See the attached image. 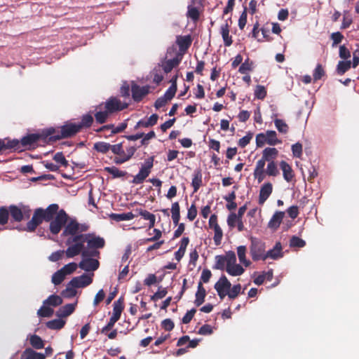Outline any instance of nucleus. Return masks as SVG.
Instances as JSON below:
<instances>
[{"mask_svg": "<svg viewBox=\"0 0 359 359\" xmlns=\"http://www.w3.org/2000/svg\"><path fill=\"white\" fill-rule=\"evenodd\" d=\"M93 148L98 152L106 154L109 150L111 151L112 145L104 142H99L94 144Z\"/></svg>", "mask_w": 359, "mask_h": 359, "instance_id": "43", "label": "nucleus"}, {"mask_svg": "<svg viewBox=\"0 0 359 359\" xmlns=\"http://www.w3.org/2000/svg\"><path fill=\"white\" fill-rule=\"evenodd\" d=\"M266 173L272 177H276L279 174L277 165L274 161L268 162Z\"/></svg>", "mask_w": 359, "mask_h": 359, "instance_id": "49", "label": "nucleus"}, {"mask_svg": "<svg viewBox=\"0 0 359 359\" xmlns=\"http://www.w3.org/2000/svg\"><path fill=\"white\" fill-rule=\"evenodd\" d=\"M8 211L12 218L15 222H20L22 220L24 217H29L30 210L24 207L23 208H20L16 205H11L8 208Z\"/></svg>", "mask_w": 359, "mask_h": 359, "instance_id": "12", "label": "nucleus"}, {"mask_svg": "<svg viewBox=\"0 0 359 359\" xmlns=\"http://www.w3.org/2000/svg\"><path fill=\"white\" fill-rule=\"evenodd\" d=\"M111 151L117 155V156L114 158V162L116 163V161L122 158L123 155H125V151L123 149L122 144H117L112 145Z\"/></svg>", "mask_w": 359, "mask_h": 359, "instance_id": "50", "label": "nucleus"}, {"mask_svg": "<svg viewBox=\"0 0 359 359\" xmlns=\"http://www.w3.org/2000/svg\"><path fill=\"white\" fill-rule=\"evenodd\" d=\"M9 214L8 208L5 207L0 208V225L4 226L8 223Z\"/></svg>", "mask_w": 359, "mask_h": 359, "instance_id": "53", "label": "nucleus"}, {"mask_svg": "<svg viewBox=\"0 0 359 359\" xmlns=\"http://www.w3.org/2000/svg\"><path fill=\"white\" fill-rule=\"evenodd\" d=\"M241 286L240 284L234 285L231 288L229 289L227 296L231 299H236L241 293Z\"/></svg>", "mask_w": 359, "mask_h": 359, "instance_id": "55", "label": "nucleus"}, {"mask_svg": "<svg viewBox=\"0 0 359 359\" xmlns=\"http://www.w3.org/2000/svg\"><path fill=\"white\" fill-rule=\"evenodd\" d=\"M96 110H97L95 114L96 121L99 123H105L110 113L106 109H104L102 104L96 107Z\"/></svg>", "mask_w": 359, "mask_h": 359, "instance_id": "23", "label": "nucleus"}, {"mask_svg": "<svg viewBox=\"0 0 359 359\" xmlns=\"http://www.w3.org/2000/svg\"><path fill=\"white\" fill-rule=\"evenodd\" d=\"M78 265L74 262L69 263L65 265L62 269H60L65 276L69 275L74 272L77 269Z\"/></svg>", "mask_w": 359, "mask_h": 359, "instance_id": "57", "label": "nucleus"}, {"mask_svg": "<svg viewBox=\"0 0 359 359\" xmlns=\"http://www.w3.org/2000/svg\"><path fill=\"white\" fill-rule=\"evenodd\" d=\"M274 124L279 133L283 134H287L288 133L289 126L284 120L276 118L274 119Z\"/></svg>", "mask_w": 359, "mask_h": 359, "instance_id": "38", "label": "nucleus"}, {"mask_svg": "<svg viewBox=\"0 0 359 359\" xmlns=\"http://www.w3.org/2000/svg\"><path fill=\"white\" fill-rule=\"evenodd\" d=\"M283 256L282 245L280 243L278 242L276 243L273 249L266 251V259L268 258L277 259Z\"/></svg>", "mask_w": 359, "mask_h": 359, "instance_id": "22", "label": "nucleus"}, {"mask_svg": "<svg viewBox=\"0 0 359 359\" xmlns=\"http://www.w3.org/2000/svg\"><path fill=\"white\" fill-rule=\"evenodd\" d=\"M209 227L214 231L213 240L216 245L221 244L223 237V231L217 223V217L216 215H212L209 219Z\"/></svg>", "mask_w": 359, "mask_h": 359, "instance_id": "9", "label": "nucleus"}, {"mask_svg": "<svg viewBox=\"0 0 359 359\" xmlns=\"http://www.w3.org/2000/svg\"><path fill=\"white\" fill-rule=\"evenodd\" d=\"M54 313V311L53 309H51L48 305H44L43 304V306L38 310L37 315L39 317H50L53 316Z\"/></svg>", "mask_w": 359, "mask_h": 359, "instance_id": "46", "label": "nucleus"}, {"mask_svg": "<svg viewBox=\"0 0 359 359\" xmlns=\"http://www.w3.org/2000/svg\"><path fill=\"white\" fill-rule=\"evenodd\" d=\"M246 247L244 245H241L237 248V254L240 262L243 264L245 267H248L250 265L251 262L246 259Z\"/></svg>", "mask_w": 359, "mask_h": 359, "instance_id": "31", "label": "nucleus"}, {"mask_svg": "<svg viewBox=\"0 0 359 359\" xmlns=\"http://www.w3.org/2000/svg\"><path fill=\"white\" fill-rule=\"evenodd\" d=\"M216 263L215 268L219 270H226V262L224 256L218 255L215 257Z\"/></svg>", "mask_w": 359, "mask_h": 359, "instance_id": "60", "label": "nucleus"}, {"mask_svg": "<svg viewBox=\"0 0 359 359\" xmlns=\"http://www.w3.org/2000/svg\"><path fill=\"white\" fill-rule=\"evenodd\" d=\"M221 34L224 41V44L229 46L232 43L231 36H229V29L227 23L221 27Z\"/></svg>", "mask_w": 359, "mask_h": 359, "instance_id": "36", "label": "nucleus"}, {"mask_svg": "<svg viewBox=\"0 0 359 359\" xmlns=\"http://www.w3.org/2000/svg\"><path fill=\"white\" fill-rule=\"evenodd\" d=\"M272 191V184L271 182L264 183L260 188L259 194V204L263 205L271 194Z\"/></svg>", "mask_w": 359, "mask_h": 359, "instance_id": "16", "label": "nucleus"}, {"mask_svg": "<svg viewBox=\"0 0 359 359\" xmlns=\"http://www.w3.org/2000/svg\"><path fill=\"white\" fill-rule=\"evenodd\" d=\"M29 343L31 346L36 349H41L44 347L43 341L36 334L30 335Z\"/></svg>", "mask_w": 359, "mask_h": 359, "instance_id": "35", "label": "nucleus"}, {"mask_svg": "<svg viewBox=\"0 0 359 359\" xmlns=\"http://www.w3.org/2000/svg\"><path fill=\"white\" fill-rule=\"evenodd\" d=\"M58 209L59 206L57 204H51L46 209L42 208L44 220L46 222L52 221L55 218L54 216L60 211Z\"/></svg>", "mask_w": 359, "mask_h": 359, "instance_id": "20", "label": "nucleus"}, {"mask_svg": "<svg viewBox=\"0 0 359 359\" xmlns=\"http://www.w3.org/2000/svg\"><path fill=\"white\" fill-rule=\"evenodd\" d=\"M43 220L44 218L42 215V208L36 209L32 219L27 224L26 230L28 231H34Z\"/></svg>", "mask_w": 359, "mask_h": 359, "instance_id": "13", "label": "nucleus"}, {"mask_svg": "<svg viewBox=\"0 0 359 359\" xmlns=\"http://www.w3.org/2000/svg\"><path fill=\"white\" fill-rule=\"evenodd\" d=\"M140 215H141L144 219L149 221V228L154 227L155 224L156 217L155 215L150 213L147 210H142V209H137L136 210Z\"/></svg>", "mask_w": 359, "mask_h": 359, "instance_id": "33", "label": "nucleus"}, {"mask_svg": "<svg viewBox=\"0 0 359 359\" xmlns=\"http://www.w3.org/2000/svg\"><path fill=\"white\" fill-rule=\"evenodd\" d=\"M180 205L178 202L172 203L171 208L172 219L173 223L177 225L180 219Z\"/></svg>", "mask_w": 359, "mask_h": 359, "instance_id": "39", "label": "nucleus"}, {"mask_svg": "<svg viewBox=\"0 0 359 359\" xmlns=\"http://www.w3.org/2000/svg\"><path fill=\"white\" fill-rule=\"evenodd\" d=\"M179 64V60L176 58L168 60L165 61L163 65V69L165 73L171 72V70Z\"/></svg>", "mask_w": 359, "mask_h": 359, "instance_id": "45", "label": "nucleus"}, {"mask_svg": "<svg viewBox=\"0 0 359 359\" xmlns=\"http://www.w3.org/2000/svg\"><path fill=\"white\" fill-rule=\"evenodd\" d=\"M202 183V175L201 173V171L197 170L195 172L194 178L192 180V186L194 187V192H196L199 187H201Z\"/></svg>", "mask_w": 359, "mask_h": 359, "instance_id": "47", "label": "nucleus"}, {"mask_svg": "<svg viewBox=\"0 0 359 359\" xmlns=\"http://www.w3.org/2000/svg\"><path fill=\"white\" fill-rule=\"evenodd\" d=\"M325 74V71L323 68V66L320 64H318L313 72V79L315 81L320 79Z\"/></svg>", "mask_w": 359, "mask_h": 359, "instance_id": "63", "label": "nucleus"}, {"mask_svg": "<svg viewBox=\"0 0 359 359\" xmlns=\"http://www.w3.org/2000/svg\"><path fill=\"white\" fill-rule=\"evenodd\" d=\"M132 95L133 98L135 101L139 102L140 101L143 97H144L146 95L149 93V87L148 86H143L140 87V86L137 84H133L132 86Z\"/></svg>", "mask_w": 359, "mask_h": 359, "instance_id": "17", "label": "nucleus"}, {"mask_svg": "<svg viewBox=\"0 0 359 359\" xmlns=\"http://www.w3.org/2000/svg\"><path fill=\"white\" fill-rule=\"evenodd\" d=\"M231 284L225 276H222L215 285V289L221 299H223L229 293Z\"/></svg>", "mask_w": 359, "mask_h": 359, "instance_id": "10", "label": "nucleus"}, {"mask_svg": "<svg viewBox=\"0 0 359 359\" xmlns=\"http://www.w3.org/2000/svg\"><path fill=\"white\" fill-rule=\"evenodd\" d=\"M110 218L116 222L130 220L134 218V215L132 212L122 213V214H111Z\"/></svg>", "mask_w": 359, "mask_h": 359, "instance_id": "37", "label": "nucleus"}, {"mask_svg": "<svg viewBox=\"0 0 359 359\" xmlns=\"http://www.w3.org/2000/svg\"><path fill=\"white\" fill-rule=\"evenodd\" d=\"M280 168L283 171L284 179L287 182H290L294 177V174L291 166L285 161H282L280 163Z\"/></svg>", "mask_w": 359, "mask_h": 359, "instance_id": "26", "label": "nucleus"}, {"mask_svg": "<svg viewBox=\"0 0 359 359\" xmlns=\"http://www.w3.org/2000/svg\"><path fill=\"white\" fill-rule=\"evenodd\" d=\"M226 266H231L235 263H236V255L233 252H229L224 256Z\"/></svg>", "mask_w": 359, "mask_h": 359, "instance_id": "61", "label": "nucleus"}, {"mask_svg": "<svg viewBox=\"0 0 359 359\" xmlns=\"http://www.w3.org/2000/svg\"><path fill=\"white\" fill-rule=\"evenodd\" d=\"M65 276L62 271L60 269L53 273L51 280L52 283L55 285H60L65 280Z\"/></svg>", "mask_w": 359, "mask_h": 359, "instance_id": "52", "label": "nucleus"}, {"mask_svg": "<svg viewBox=\"0 0 359 359\" xmlns=\"http://www.w3.org/2000/svg\"><path fill=\"white\" fill-rule=\"evenodd\" d=\"M226 271L230 276H238L242 275L244 273L245 269H243V267L241 265L235 263L231 266H226Z\"/></svg>", "mask_w": 359, "mask_h": 359, "instance_id": "30", "label": "nucleus"}, {"mask_svg": "<svg viewBox=\"0 0 359 359\" xmlns=\"http://www.w3.org/2000/svg\"><path fill=\"white\" fill-rule=\"evenodd\" d=\"M187 17L196 21L199 18V11L197 8L194 6H188Z\"/></svg>", "mask_w": 359, "mask_h": 359, "instance_id": "58", "label": "nucleus"}, {"mask_svg": "<svg viewBox=\"0 0 359 359\" xmlns=\"http://www.w3.org/2000/svg\"><path fill=\"white\" fill-rule=\"evenodd\" d=\"M70 282L72 285L76 288H79L89 285L93 282V279L90 276L83 274L80 276L74 277Z\"/></svg>", "mask_w": 359, "mask_h": 359, "instance_id": "14", "label": "nucleus"}, {"mask_svg": "<svg viewBox=\"0 0 359 359\" xmlns=\"http://www.w3.org/2000/svg\"><path fill=\"white\" fill-rule=\"evenodd\" d=\"M43 304L48 306L55 307L62 304V299L60 296L52 294L44 300Z\"/></svg>", "mask_w": 359, "mask_h": 359, "instance_id": "32", "label": "nucleus"}, {"mask_svg": "<svg viewBox=\"0 0 359 359\" xmlns=\"http://www.w3.org/2000/svg\"><path fill=\"white\" fill-rule=\"evenodd\" d=\"M206 295V292L205 288L203 286L201 282H200L198 285V290L196 293V299L194 301V304L199 306L204 302V299Z\"/></svg>", "mask_w": 359, "mask_h": 359, "instance_id": "29", "label": "nucleus"}, {"mask_svg": "<svg viewBox=\"0 0 359 359\" xmlns=\"http://www.w3.org/2000/svg\"><path fill=\"white\" fill-rule=\"evenodd\" d=\"M306 242L297 236H292L290 241V247L303 248Z\"/></svg>", "mask_w": 359, "mask_h": 359, "instance_id": "59", "label": "nucleus"}, {"mask_svg": "<svg viewBox=\"0 0 359 359\" xmlns=\"http://www.w3.org/2000/svg\"><path fill=\"white\" fill-rule=\"evenodd\" d=\"M192 42L191 36H177L176 43L179 46L180 50H185L189 48Z\"/></svg>", "mask_w": 359, "mask_h": 359, "instance_id": "27", "label": "nucleus"}, {"mask_svg": "<svg viewBox=\"0 0 359 359\" xmlns=\"http://www.w3.org/2000/svg\"><path fill=\"white\" fill-rule=\"evenodd\" d=\"M68 215L63 210H60L50 223V231L53 234H57L62 226L67 223Z\"/></svg>", "mask_w": 359, "mask_h": 359, "instance_id": "6", "label": "nucleus"}, {"mask_svg": "<svg viewBox=\"0 0 359 359\" xmlns=\"http://www.w3.org/2000/svg\"><path fill=\"white\" fill-rule=\"evenodd\" d=\"M250 252L254 261L266 260V245L261 240L256 238H250Z\"/></svg>", "mask_w": 359, "mask_h": 359, "instance_id": "3", "label": "nucleus"}, {"mask_svg": "<svg viewBox=\"0 0 359 359\" xmlns=\"http://www.w3.org/2000/svg\"><path fill=\"white\" fill-rule=\"evenodd\" d=\"M65 321L62 319H55L48 321L46 324L47 327L52 330H59L64 327Z\"/></svg>", "mask_w": 359, "mask_h": 359, "instance_id": "51", "label": "nucleus"}, {"mask_svg": "<svg viewBox=\"0 0 359 359\" xmlns=\"http://www.w3.org/2000/svg\"><path fill=\"white\" fill-rule=\"evenodd\" d=\"M351 61H340L337 65V72L339 74H344L351 67Z\"/></svg>", "mask_w": 359, "mask_h": 359, "instance_id": "56", "label": "nucleus"}, {"mask_svg": "<svg viewBox=\"0 0 359 359\" xmlns=\"http://www.w3.org/2000/svg\"><path fill=\"white\" fill-rule=\"evenodd\" d=\"M255 95L257 98L263 100L266 95V90L263 86H257L255 90Z\"/></svg>", "mask_w": 359, "mask_h": 359, "instance_id": "62", "label": "nucleus"}, {"mask_svg": "<svg viewBox=\"0 0 359 359\" xmlns=\"http://www.w3.org/2000/svg\"><path fill=\"white\" fill-rule=\"evenodd\" d=\"M154 165V157L151 156L147 158L144 163L142 165L141 168L138 172L133 179L132 182L133 184H139L142 183L144 180L149 176L151 172V170Z\"/></svg>", "mask_w": 359, "mask_h": 359, "instance_id": "4", "label": "nucleus"}, {"mask_svg": "<svg viewBox=\"0 0 359 359\" xmlns=\"http://www.w3.org/2000/svg\"><path fill=\"white\" fill-rule=\"evenodd\" d=\"M245 207L243 206L238 209V214L231 213L229 215L227 219V224L231 228L236 226V222H238V231L244 230V224L242 221L243 215L245 211Z\"/></svg>", "mask_w": 359, "mask_h": 359, "instance_id": "7", "label": "nucleus"}, {"mask_svg": "<svg viewBox=\"0 0 359 359\" xmlns=\"http://www.w3.org/2000/svg\"><path fill=\"white\" fill-rule=\"evenodd\" d=\"M123 309V301L119 299L114 303L112 316L110 318L107 325L102 329V333L107 332L114 327V324L119 320Z\"/></svg>", "mask_w": 359, "mask_h": 359, "instance_id": "5", "label": "nucleus"}, {"mask_svg": "<svg viewBox=\"0 0 359 359\" xmlns=\"http://www.w3.org/2000/svg\"><path fill=\"white\" fill-rule=\"evenodd\" d=\"M104 109H106L110 114L117 111H121L128 107V104L121 102L116 97H111L108 99L105 102L102 103Z\"/></svg>", "mask_w": 359, "mask_h": 359, "instance_id": "8", "label": "nucleus"}, {"mask_svg": "<svg viewBox=\"0 0 359 359\" xmlns=\"http://www.w3.org/2000/svg\"><path fill=\"white\" fill-rule=\"evenodd\" d=\"M81 240H82L83 243H87L88 250H96V249L102 248L105 244L104 238L93 234L75 236L72 239V242H78Z\"/></svg>", "mask_w": 359, "mask_h": 359, "instance_id": "2", "label": "nucleus"}, {"mask_svg": "<svg viewBox=\"0 0 359 359\" xmlns=\"http://www.w3.org/2000/svg\"><path fill=\"white\" fill-rule=\"evenodd\" d=\"M39 137H40V136L36 134L28 135L22 138L21 144L23 146H30V145L33 144L34 143L36 142L39 140Z\"/></svg>", "mask_w": 359, "mask_h": 359, "instance_id": "41", "label": "nucleus"}, {"mask_svg": "<svg viewBox=\"0 0 359 359\" xmlns=\"http://www.w3.org/2000/svg\"><path fill=\"white\" fill-rule=\"evenodd\" d=\"M75 243L74 245H72L69 246L65 251V255L69 258H72L80 253L82 254V252L85 250L84 248V244L82 240L74 242Z\"/></svg>", "mask_w": 359, "mask_h": 359, "instance_id": "15", "label": "nucleus"}, {"mask_svg": "<svg viewBox=\"0 0 359 359\" xmlns=\"http://www.w3.org/2000/svg\"><path fill=\"white\" fill-rule=\"evenodd\" d=\"M20 359H46V355L28 348L22 352Z\"/></svg>", "mask_w": 359, "mask_h": 359, "instance_id": "24", "label": "nucleus"}, {"mask_svg": "<svg viewBox=\"0 0 359 359\" xmlns=\"http://www.w3.org/2000/svg\"><path fill=\"white\" fill-rule=\"evenodd\" d=\"M100 252L97 250H83L82 252V260L79 264V266L86 271H94L100 266L97 259L92 257H98Z\"/></svg>", "mask_w": 359, "mask_h": 359, "instance_id": "1", "label": "nucleus"}, {"mask_svg": "<svg viewBox=\"0 0 359 359\" xmlns=\"http://www.w3.org/2000/svg\"><path fill=\"white\" fill-rule=\"evenodd\" d=\"M76 288L72 285L71 282H69L67 284L66 289L62 292V295L66 298H72L76 296Z\"/></svg>", "mask_w": 359, "mask_h": 359, "instance_id": "48", "label": "nucleus"}, {"mask_svg": "<svg viewBox=\"0 0 359 359\" xmlns=\"http://www.w3.org/2000/svg\"><path fill=\"white\" fill-rule=\"evenodd\" d=\"M80 225L78 222L74 220L69 222L67 225L65 226V229L63 231L64 236L67 235H76L79 231Z\"/></svg>", "mask_w": 359, "mask_h": 359, "instance_id": "28", "label": "nucleus"}, {"mask_svg": "<svg viewBox=\"0 0 359 359\" xmlns=\"http://www.w3.org/2000/svg\"><path fill=\"white\" fill-rule=\"evenodd\" d=\"M264 134L268 144L274 146L281 142V141L277 138V134L276 131L267 130Z\"/></svg>", "mask_w": 359, "mask_h": 359, "instance_id": "34", "label": "nucleus"}, {"mask_svg": "<svg viewBox=\"0 0 359 359\" xmlns=\"http://www.w3.org/2000/svg\"><path fill=\"white\" fill-rule=\"evenodd\" d=\"M265 163H264V161L259 160L255 165L253 175L255 179H256L258 182V183H261L265 178L266 176V171L264 170L265 167Z\"/></svg>", "mask_w": 359, "mask_h": 359, "instance_id": "18", "label": "nucleus"}, {"mask_svg": "<svg viewBox=\"0 0 359 359\" xmlns=\"http://www.w3.org/2000/svg\"><path fill=\"white\" fill-rule=\"evenodd\" d=\"M176 80H177V76H175V78H173L172 80H171V82H172V85L170 86V87L167 90V91L165 92V93L164 94V97L167 98V100H168L169 101L175 96V93H176V91H177V83H176Z\"/></svg>", "mask_w": 359, "mask_h": 359, "instance_id": "42", "label": "nucleus"}, {"mask_svg": "<svg viewBox=\"0 0 359 359\" xmlns=\"http://www.w3.org/2000/svg\"><path fill=\"white\" fill-rule=\"evenodd\" d=\"M136 151V148L135 147H129L126 149L125 151V155H123L122 158L116 161V164L123 163L130 159V158L134 155Z\"/></svg>", "mask_w": 359, "mask_h": 359, "instance_id": "44", "label": "nucleus"}, {"mask_svg": "<svg viewBox=\"0 0 359 359\" xmlns=\"http://www.w3.org/2000/svg\"><path fill=\"white\" fill-rule=\"evenodd\" d=\"M81 129V126H78L76 123H67L61 127V134L55 135L54 137L60 139L72 137L80 131Z\"/></svg>", "mask_w": 359, "mask_h": 359, "instance_id": "11", "label": "nucleus"}, {"mask_svg": "<svg viewBox=\"0 0 359 359\" xmlns=\"http://www.w3.org/2000/svg\"><path fill=\"white\" fill-rule=\"evenodd\" d=\"M252 62H250L249 59H247L239 67L238 72L242 74H246L249 72L252 71Z\"/></svg>", "mask_w": 359, "mask_h": 359, "instance_id": "54", "label": "nucleus"}, {"mask_svg": "<svg viewBox=\"0 0 359 359\" xmlns=\"http://www.w3.org/2000/svg\"><path fill=\"white\" fill-rule=\"evenodd\" d=\"M19 141L18 140H0V151L11 148L18 147Z\"/></svg>", "mask_w": 359, "mask_h": 359, "instance_id": "40", "label": "nucleus"}, {"mask_svg": "<svg viewBox=\"0 0 359 359\" xmlns=\"http://www.w3.org/2000/svg\"><path fill=\"white\" fill-rule=\"evenodd\" d=\"M76 305V302L75 304H68L62 306L57 310L56 313L57 316L60 318L69 316L75 310Z\"/></svg>", "mask_w": 359, "mask_h": 359, "instance_id": "25", "label": "nucleus"}, {"mask_svg": "<svg viewBox=\"0 0 359 359\" xmlns=\"http://www.w3.org/2000/svg\"><path fill=\"white\" fill-rule=\"evenodd\" d=\"M285 216V212L281 211L276 212L268 223V227L276 231L280 226Z\"/></svg>", "mask_w": 359, "mask_h": 359, "instance_id": "19", "label": "nucleus"}, {"mask_svg": "<svg viewBox=\"0 0 359 359\" xmlns=\"http://www.w3.org/2000/svg\"><path fill=\"white\" fill-rule=\"evenodd\" d=\"M278 151L274 147H267L264 149L262 152V157L260 161H264V163L274 161L277 157Z\"/></svg>", "mask_w": 359, "mask_h": 359, "instance_id": "21", "label": "nucleus"}, {"mask_svg": "<svg viewBox=\"0 0 359 359\" xmlns=\"http://www.w3.org/2000/svg\"><path fill=\"white\" fill-rule=\"evenodd\" d=\"M292 151L294 157L300 158L302 155V144L299 142L293 144Z\"/></svg>", "mask_w": 359, "mask_h": 359, "instance_id": "64", "label": "nucleus"}]
</instances>
